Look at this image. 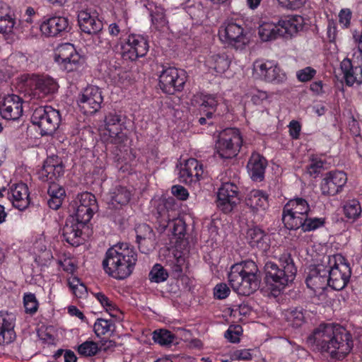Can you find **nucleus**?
I'll return each mask as SVG.
<instances>
[{"label": "nucleus", "mask_w": 362, "mask_h": 362, "mask_svg": "<svg viewBox=\"0 0 362 362\" xmlns=\"http://www.w3.org/2000/svg\"><path fill=\"white\" fill-rule=\"evenodd\" d=\"M308 342L334 360L343 359L353 348L350 334L339 325L322 324L308 337Z\"/></svg>", "instance_id": "obj_1"}, {"label": "nucleus", "mask_w": 362, "mask_h": 362, "mask_svg": "<svg viewBox=\"0 0 362 362\" xmlns=\"http://www.w3.org/2000/svg\"><path fill=\"white\" fill-rule=\"evenodd\" d=\"M137 262V254L127 243H119L110 247L103 261L105 272L110 276L123 280L133 272Z\"/></svg>", "instance_id": "obj_2"}, {"label": "nucleus", "mask_w": 362, "mask_h": 362, "mask_svg": "<svg viewBox=\"0 0 362 362\" xmlns=\"http://www.w3.org/2000/svg\"><path fill=\"white\" fill-rule=\"evenodd\" d=\"M279 261L280 266L272 262H267L264 265L265 283L274 296L289 286L297 273V268L290 254H282Z\"/></svg>", "instance_id": "obj_3"}, {"label": "nucleus", "mask_w": 362, "mask_h": 362, "mask_svg": "<svg viewBox=\"0 0 362 362\" xmlns=\"http://www.w3.org/2000/svg\"><path fill=\"white\" fill-rule=\"evenodd\" d=\"M258 268L252 260H246L230 267L228 281L233 290L240 296H249L259 287Z\"/></svg>", "instance_id": "obj_4"}, {"label": "nucleus", "mask_w": 362, "mask_h": 362, "mask_svg": "<svg viewBox=\"0 0 362 362\" xmlns=\"http://www.w3.org/2000/svg\"><path fill=\"white\" fill-rule=\"evenodd\" d=\"M105 132L110 143L115 144L120 151H126L129 145L125 117L115 112L108 113L104 119Z\"/></svg>", "instance_id": "obj_5"}, {"label": "nucleus", "mask_w": 362, "mask_h": 362, "mask_svg": "<svg viewBox=\"0 0 362 362\" xmlns=\"http://www.w3.org/2000/svg\"><path fill=\"white\" fill-rule=\"evenodd\" d=\"M156 211L158 228L161 231L169 227L174 235L181 238L185 235V223L179 218V210L173 204L169 202L158 200Z\"/></svg>", "instance_id": "obj_6"}, {"label": "nucleus", "mask_w": 362, "mask_h": 362, "mask_svg": "<svg viewBox=\"0 0 362 362\" xmlns=\"http://www.w3.org/2000/svg\"><path fill=\"white\" fill-rule=\"evenodd\" d=\"M64 165L61 158L53 156L48 157L44 163L42 168L38 171V177L42 182H47L51 185L48 189L50 197L63 199L65 196L64 189L55 184L57 179L64 175Z\"/></svg>", "instance_id": "obj_7"}, {"label": "nucleus", "mask_w": 362, "mask_h": 362, "mask_svg": "<svg viewBox=\"0 0 362 362\" xmlns=\"http://www.w3.org/2000/svg\"><path fill=\"white\" fill-rule=\"evenodd\" d=\"M325 262L329 286L337 291L343 289L348 284L351 274V268L344 257L340 254L328 256Z\"/></svg>", "instance_id": "obj_8"}, {"label": "nucleus", "mask_w": 362, "mask_h": 362, "mask_svg": "<svg viewBox=\"0 0 362 362\" xmlns=\"http://www.w3.org/2000/svg\"><path fill=\"white\" fill-rule=\"evenodd\" d=\"M21 78L32 96L37 99L54 93L59 88L57 81L48 75L23 74Z\"/></svg>", "instance_id": "obj_9"}, {"label": "nucleus", "mask_w": 362, "mask_h": 362, "mask_svg": "<svg viewBox=\"0 0 362 362\" xmlns=\"http://www.w3.org/2000/svg\"><path fill=\"white\" fill-rule=\"evenodd\" d=\"M31 122L38 127L42 136L52 135L59 126L61 115L51 106L39 107L34 110Z\"/></svg>", "instance_id": "obj_10"}, {"label": "nucleus", "mask_w": 362, "mask_h": 362, "mask_svg": "<svg viewBox=\"0 0 362 362\" xmlns=\"http://www.w3.org/2000/svg\"><path fill=\"white\" fill-rule=\"evenodd\" d=\"M243 144V138L238 129L228 128L222 131L216 144L217 153L222 158L237 156Z\"/></svg>", "instance_id": "obj_11"}, {"label": "nucleus", "mask_w": 362, "mask_h": 362, "mask_svg": "<svg viewBox=\"0 0 362 362\" xmlns=\"http://www.w3.org/2000/svg\"><path fill=\"white\" fill-rule=\"evenodd\" d=\"M253 72L256 76L268 83H281L287 78L284 71L273 60L255 61Z\"/></svg>", "instance_id": "obj_12"}, {"label": "nucleus", "mask_w": 362, "mask_h": 362, "mask_svg": "<svg viewBox=\"0 0 362 362\" xmlns=\"http://www.w3.org/2000/svg\"><path fill=\"white\" fill-rule=\"evenodd\" d=\"M186 81L184 70L169 66L163 68L159 76V86L168 94H174L182 89Z\"/></svg>", "instance_id": "obj_13"}, {"label": "nucleus", "mask_w": 362, "mask_h": 362, "mask_svg": "<svg viewBox=\"0 0 362 362\" xmlns=\"http://www.w3.org/2000/svg\"><path fill=\"white\" fill-rule=\"evenodd\" d=\"M55 61L68 72L78 70L83 62L74 46L70 43L62 44L57 47Z\"/></svg>", "instance_id": "obj_14"}, {"label": "nucleus", "mask_w": 362, "mask_h": 362, "mask_svg": "<svg viewBox=\"0 0 362 362\" xmlns=\"http://www.w3.org/2000/svg\"><path fill=\"white\" fill-rule=\"evenodd\" d=\"M148 43L146 38L140 35L132 34L129 35L126 43L117 45L115 48L116 52H120L123 57L134 61L139 57H144L148 51Z\"/></svg>", "instance_id": "obj_15"}, {"label": "nucleus", "mask_w": 362, "mask_h": 362, "mask_svg": "<svg viewBox=\"0 0 362 362\" xmlns=\"http://www.w3.org/2000/svg\"><path fill=\"white\" fill-rule=\"evenodd\" d=\"M103 101L101 90L95 86L84 88L77 98V104L86 114L96 112L101 107Z\"/></svg>", "instance_id": "obj_16"}, {"label": "nucleus", "mask_w": 362, "mask_h": 362, "mask_svg": "<svg viewBox=\"0 0 362 362\" xmlns=\"http://www.w3.org/2000/svg\"><path fill=\"white\" fill-rule=\"evenodd\" d=\"M219 37L222 41L237 49L248 42L243 26L233 21L227 22L221 27Z\"/></svg>", "instance_id": "obj_17"}, {"label": "nucleus", "mask_w": 362, "mask_h": 362, "mask_svg": "<svg viewBox=\"0 0 362 362\" xmlns=\"http://www.w3.org/2000/svg\"><path fill=\"white\" fill-rule=\"evenodd\" d=\"M75 217L77 221L87 223L98 209L95 196L90 192H83L78 195L75 201Z\"/></svg>", "instance_id": "obj_18"}, {"label": "nucleus", "mask_w": 362, "mask_h": 362, "mask_svg": "<svg viewBox=\"0 0 362 362\" xmlns=\"http://www.w3.org/2000/svg\"><path fill=\"white\" fill-rule=\"evenodd\" d=\"M238 188L231 182L223 183L217 193V206L223 213H229L239 202Z\"/></svg>", "instance_id": "obj_19"}, {"label": "nucleus", "mask_w": 362, "mask_h": 362, "mask_svg": "<svg viewBox=\"0 0 362 362\" xmlns=\"http://www.w3.org/2000/svg\"><path fill=\"white\" fill-rule=\"evenodd\" d=\"M347 182L346 173L332 171L322 180L320 189L324 195L334 196L339 193Z\"/></svg>", "instance_id": "obj_20"}, {"label": "nucleus", "mask_w": 362, "mask_h": 362, "mask_svg": "<svg viewBox=\"0 0 362 362\" xmlns=\"http://www.w3.org/2000/svg\"><path fill=\"white\" fill-rule=\"evenodd\" d=\"M204 173L203 165L195 158H189L180 163L179 180L185 184H192L199 180Z\"/></svg>", "instance_id": "obj_21"}, {"label": "nucleus", "mask_w": 362, "mask_h": 362, "mask_svg": "<svg viewBox=\"0 0 362 362\" xmlns=\"http://www.w3.org/2000/svg\"><path fill=\"white\" fill-rule=\"evenodd\" d=\"M0 113L2 117L6 119H18L23 114L21 98L14 94L4 97L1 102Z\"/></svg>", "instance_id": "obj_22"}, {"label": "nucleus", "mask_w": 362, "mask_h": 362, "mask_svg": "<svg viewBox=\"0 0 362 362\" xmlns=\"http://www.w3.org/2000/svg\"><path fill=\"white\" fill-rule=\"evenodd\" d=\"M132 195L130 188L122 185L115 186L107 194L106 202L110 209H119L128 204Z\"/></svg>", "instance_id": "obj_23"}, {"label": "nucleus", "mask_w": 362, "mask_h": 362, "mask_svg": "<svg viewBox=\"0 0 362 362\" xmlns=\"http://www.w3.org/2000/svg\"><path fill=\"white\" fill-rule=\"evenodd\" d=\"M78 24L82 32L88 35H96L103 30V23L95 13L88 10L80 11L78 13Z\"/></svg>", "instance_id": "obj_24"}, {"label": "nucleus", "mask_w": 362, "mask_h": 362, "mask_svg": "<svg viewBox=\"0 0 362 362\" xmlns=\"http://www.w3.org/2000/svg\"><path fill=\"white\" fill-rule=\"evenodd\" d=\"M7 196L13 206L21 211L25 209L30 204L28 188L24 183L13 185L8 189Z\"/></svg>", "instance_id": "obj_25"}, {"label": "nucleus", "mask_w": 362, "mask_h": 362, "mask_svg": "<svg viewBox=\"0 0 362 362\" xmlns=\"http://www.w3.org/2000/svg\"><path fill=\"white\" fill-rule=\"evenodd\" d=\"M85 223L77 221L74 217H71L66 221L62 229V235L64 240L72 246H78L82 243V228Z\"/></svg>", "instance_id": "obj_26"}, {"label": "nucleus", "mask_w": 362, "mask_h": 362, "mask_svg": "<svg viewBox=\"0 0 362 362\" xmlns=\"http://www.w3.org/2000/svg\"><path fill=\"white\" fill-rule=\"evenodd\" d=\"M15 321L13 314L0 311V345L9 344L15 339Z\"/></svg>", "instance_id": "obj_27"}, {"label": "nucleus", "mask_w": 362, "mask_h": 362, "mask_svg": "<svg viewBox=\"0 0 362 362\" xmlns=\"http://www.w3.org/2000/svg\"><path fill=\"white\" fill-rule=\"evenodd\" d=\"M191 102L194 105L200 106V111L207 118L212 117L218 104V100L216 95L202 93L194 95Z\"/></svg>", "instance_id": "obj_28"}, {"label": "nucleus", "mask_w": 362, "mask_h": 362, "mask_svg": "<svg viewBox=\"0 0 362 362\" xmlns=\"http://www.w3.org/2000/svg\"><path fill=\"white\" fill-rule=\"evenodd\" d=\"M305 281L307 286L314 291L325 289L327 286H329L327 265L316 266L311 270Z\"/></svg>", "instance_id": "obj_29"}, {"label": "nucleus", "mask_w": 362, "mask_h": 362, "mask_svg": "<svg viewBox=\"0 0 362 362\" xmlns=\"http://www.w3.org/2000/svg\"><path fill=\"white\" fill-rule=\"evenodd\" d=\"M340 67L347 86H358L362 83V65L354 66L349 59L346 58L341 62Z\"/></svg>", "instance_id": "obj_30"}, {"label": "nucleus", "mask_w": 362, "mask_h": 362, "mask_svg": "<svg viewBox=\"0 0 362 362\" xmlns=\"http://www.w3.org/2000/svg\"><path fill=\"white\" fill-rule=\"evenodd\" d=\"M155 234L147 224L139 225L136 229V240L139 250L143 253H148L155 248Z\"/></svg>", "instance_id": "obj_31"}, {"label": "nucleus", "mask_w": 362, "mask_h": 362, "mask_svg": "<svg viewBox=\"0 0 362 362\" xmlns=\"http://www.w3.org/2000/svg\"><path fill=\"white\" fill-rule=\"evenodd\" d=\"M277 23L281 31L280 36L289 37L302 28L303 18L297 15L287 16L281 18Z\"/></svg>", "instance_id": "obj_32"}, {"label": "nucleus", "mask_w": 362, "mask_h": 362, "mask_svg": "<svg viewBox=\"0 0 362 362\" xmlns=\"http://www.w3.org/2000/svg\"><path fill=\"white\" fill-rule=\"evenodd\" d=\"M68 25L67 18L62 16H54L44 21L40 25V30L47 37H54L64 32Z\"/></svg>", "instance_id": "obj_33"}, {"label": "nucleus", "mask_w": 362, "mask_h": 362, "mask_svg": "<svg viewBox=\"0 0 362 362\" xmlns=\"http://www.w3.org/2000/svg\"><path fill=\"white\" fill-rule=\"evenodd\" d=\"M204 66L212 74H221L224 73L230 66L228 56L223 54L209 53L204 59Z\"/></svg>", "instance_id": "obj_34"}, {"label": "nucleus", "mask_w": 362, "mask_h": 362, "mask_svg": "<svg viewBox=\"0 0 362 362\" xmlns=\"http://www.w3.org/2000/svg\"><path fill=\"white\" fill-rule=\"evenodd\" d=\"M246 204L255 213L264 212L269 208L268 194L259 189H253L247 194Z\"/></svg>", "instance_id": "obj_35"}, {"label": "nucleus", "mask_w": 362, "mask_h": 362, "mask_svg": "<svg viewBox=\"0 0 362 362\" xmlns=\"http://www.w3.org/2000/svg\"><path fill=\"white\" fill-rule=\"evenodd\" d=\"M267 161L259 153H253L247 165L250 177L254 181H261L264 178Z\"/></svg>", "instance_id": "obj_36"}, {"label": "nucleus", "mask_w": 362, "mask_h": 362, "mask_svg": "<svg viewBox=\"0 0 362 362\" xmlns=\"http://www.w3.org/2000/svg\"><path fill=\"white\" fill-rule=\"evenodd\" d=\"M249 244L252 247H257L266 251L269 247V238L265 233L259 228H250L247 233Z\"/></svg>", "instance_id": "obj_37"}, {"label": "nucleus", "mask_w": 362, "mask_h": 362, "mask_svg": "<svg viewBox=\"0 0 362 362\" xmlns=\"http://www.w3.org/2000/svg\"><path fill=\"white\" fill-rule=\"evenodd\" d=\"M280 33L277 23L263 21L258 27V35L263 42L275 40L281 37Z\"/></svg>", "instance_id": "obj_38"}, {"label": "nucleus", "mask_w": 362, "mask_h": 362, "mask_svg": "<svg viewBox=\"0 0 362 362\" xmlns=\"http://www.w3.org/2000/svg\"><path fill=\"white\" fill-rule=\"evenodd\" d=\"M284 208L300 214L303 217H306L310 211V207L307 200L300 197H296L289 200Z\"/></svg>", "instance_id": "obj_39"}, {"label": "nucleus", "mask_w": 362, "mask_h": 362, "mask_svg": "<svg viewBox=\"0 0 362 362\" xmlns=\"http://www.w3.org/2000/svg\"><path fill=\"white\" fill-rule=\"evenodd\" d=\"M305 217L288 209H283L282 221L285 227L289 230L301 228Z\"/></svg>", "instance_id": "obj_40"}, {"label": "nucleus", "mask_w": 362, "mask_h": 362, "mask_svg": "<svg viewBox=\"0 0 362 362\" xmlns=\"http://www.w3.org/2000/svg\"><path fill=\"white\" fill-rule=\"evenodd\" d=\"M286 321L293 327H300L305 320L303 310L301 308H291L284 311Z\"/></svg>", "instance_id": "obj_41"}, {"label": "nucleus", "mask_w": 362, "mask_h": 362, "mask_svg": "<svg viewBox=\"0 0 362 362\" xmlns=\"http://www.w3.org/2000/svg\"><path fill=\"white\" fill-rule=\"evenodd\" d=\"M343 212L348 219L356 221L361 217L362 209L357 199L347 201L343 206Z\"/></svg>", "instance_id": "obj_42"}, {"label": "nucleus", "mask_w": 362, "mask_h": 362, "mask_svg": "<svg viewBox=\"0 0 362 362\" xmlns=\"http://www.w3.org/2000/svg\"><path fill=\"white\" fill-rule=\"evenodd\" d=\"M175 338V335L171 332L165 329L155 330L153 333V341L161 346L170 345Z\"/></svg>", "instance_id": "obj_43"}, {"label": "nucleus", "mask_w": 362, "mask_h": 362, "mask_svg": "<svg viewBox=\"0 0 362 362\" xmlns=\"http://www.w3.org/2000/svg\"><path fill=\"white\" fill-rule=\"evenodd\" d=\"M16 25V19L12 10L0 16V33L8 34L13 31Z\"/></svg>", "instance_id": "obj_44"}, {"label": "nucleus", "mask_w": 362, "mask_h": 362, "mask_svg": "<svg viewBox=\"0 0 362 362\" xmlns=\"http://www.w3.org/2000/svg\"><path fill=\"white\" fill-rule=\"evenodd\" d=\"M325 218L323 217H308V215L303 219L301 229L303 232L315 230L325 226Z\"/></svg>", "instance_id": "obj_45"}, {"label": "nucleus", "mask_w": 362, "mask_h": 362, "mask_svg": "<svg viewBox=\"0 0 362 362\" xmlns=\"http://www.w3.org/2000/svg\"><path fill=\"white\" fill-rule=\"evenodd\" d=\"M69 286L76 298H83L87 296L86 286L78 278L74 277L69 280Z\"/></svg>", "instance_id": "obj_46"}, {"label": "nucleus", "mask_w": 362, "mask_h": 362, "mask_svg": "<svg viewBox=\"0 0 362 362\" xmlns=\"http://www.w3.org/2000/svg\"><path fill=\"white\" fill-rule=\"evenodd\" d=\"M113 326L111 320L98 319L93 325V330L97 337H100L112 331Z\"/></svg>", "instance_id": "obj_47"}, {"label": "nucleus", "mask_w": 362, "mask_h": 362, "mask_svg": "<svg viewBox=\"0 0 362 362\" xmlns=\"http://www.w3.org/2000/svg\"><path fill=\"white\" fill-rule=\"evenodd\" d=\"M168 277L167 271L159 264H156L149 273V279L156 283L165 281Z\"/></svg>", "instance_id": "obj_48"}, {"label": "nucleus", "mask_w": 362, "mask_h": 362, "mask_svg": "<svg viewBox=\"0 0 362 362\" xmlns=\"http://www.w3.org/2000/svg\"><path fill=\"white\" fill-rule=\"evenodd\" d=\"M100 351L97 343L93 341H86L78 346V352L83 356H95Z\"/></svg>", "instance_id": "obj_49"}, {"label": "nucleus", "mask_w": 362, "mask_h": 362, "mask_svg": "<svg viewBox=\"0 0 362 362\" xmlns=\"http://www.w3.org/2000/svg\"><path fill=\"white\" fill-rule=\"evenodd\" d=\"M23 303L26 313L33 315L37 312L39 304L35 294L31 293H25Z\"/></svg>", "instance_id": "obj_50"}, {"label": "nucleus", "mask_w": 362, "mask_h": 362, "mask_svg": "<svg viewBox=\"0 0 362 362\" xmlns=\"http://www.w3.org/2000/svg\"><path fill=\"white\" fill-rule=\"evenodd\" d=\"M229 356L233 361H250L252 358V350L247 349L230 351Z\"/></svg>", "instance_id": "obj_51"}, {"label": "nucleus", "mask_w": 362, "mask_h": 362, "mask_svg": "<svg viewBox=\"0 0 362 362\" xmlns=\"http://www.w3.org/2000/svg\"><path fill=\"white\" fill-rule=\"evenodd\" d=\"M352 12L349 8H342L338 14L339 23L341 28L348 29L351 26Z\"/></svg>", "instance_id": "obj_52"}, {"label": "nucleus", "mask_w": 362, "mask_h": 362, "mask_svg": "<svg viewBox=\"0 0 362 362\" xmlns=\"http://www.w3.org/2000/svg\"><path fill=\"white\" fill-rule=\"evenodd\" d=\"M243 332L242 327L240 325L230 326L225 332V337L232 343H236L240 341V336Z\"/></svg>", "instance_id": "obj_53"}, {"label": "nucleus", "mask_w": 362, "mask_h": 362, "mask_svg": "<svg viewBox=\"0 0 362 362\" xmlns=\"http://www.w3.org/2000/svg\"><path fill=\"white\" fill-rule=\"evenodd\" d=\"M151 16L152 23L155 26L156 29L160 30L167 25V20L164 13L162 11L158 10L155 12H153L151 13Z\"/></svg>", "instance_id": "obj_54"}, {"label": "nucleus", "mask_w": 362, "mask_h": 362, "mask_svg": "<svg viewBox=\"0 0 362 362\" xmlns=\"http://www.w3.org/2000/svg\"><path fill=\"white\" fill-rule=\"evenodd\" d=\"M317 71L310 66L300 69L296 72V77L299 81L307 82L314 78Z\"/></svg>", "instance_id": "obj_55"}, {"label": "nucleus", "mask_w": 362, "mask_h": 362, "mask_svg": "<svg viewBox=\"0 0 362 362\" xmlns=\"http://www.w3.org/2000/svg\"><path fill=\"white\" fill-rule=\"evenodd\" d=\"M95 298L98 300L100 305L107 311L111 312L113 311L115 308V303L107 298L104 293L98 292L95 293Z\"/></svg>", "instance_id": "obj_56"}, {"label": "nucleus", "mask_w": 362, "mask_h": 362, "mask_svg": "<svg viewBox=\"0 0 362 362\" xmlns=\"http://www.w3.org/2000/svg\"><path fill=\"white\" fill-rule=\"evenodd\" d=\"M279 5L289 10H297L302 8L307 0H277Z\"/></svg>", "instance_id": "obj_57"}, {"label": "nucleus", "mask_w": 362, "mask_h": 362, "mask_svg": "<svg viewBox=\"0 0 362 362\" xmlns=\"http://www.w3.org/2000/svg\"><path fill=\"white\" fill-rule=\"evenodd\" d=\"M230 292V288L224 283L217 284L214 288V295L217 299L226 298L228 296Z\"/></svg>", "instance_id": "obj_58"}, {"label": "nucleus", "mask_w": 362, "mask_h": 362, "mask_svg": "<svg viewBox=\"0 0 362 362\" xmlns=\"http://www.w3.org/2000/svg\"><path fill=\"white\" fill-rule=\"evenodd\" d=\"M323 162L321 160L313 159L307 166V172L310 175L316 177L323 168Z\"/></svg>", "instance_id": "obj_59"}, {"label": "nucleus", "mask_w": 362, "mask_h": 362, "mask_svg": "<svg viewBox=\"0 0 362 362\" xmlns=\"http://www.w3.org/2000/svg\"><path fill=\"white\" fill-rule=\"evenodd\" d=\"M171 192L175 197L180 200H186L189 196L187 190L181 185L173 186Z\"/></svg>", "instance_id": "obj_60"}, {"label": "nucleus", "mask_w": 362, "mask_h": 362, "mask_svg": "<svg viewBox=\"0 0 362 362\" xmlns=\"http://www.w3.org/2000/svg\"><path fill=\"white\" fill-rule=\"evenodd\" d=\"M288 127L290 136L294 139H298L301 130V126L300 123L296 120H292L290 122Z\"/></svg>", "instance_id": "obj_61"}, {"label": "nucleus", "mask_w": 362, "mask_h": 362, "mask_svg": "<svg viewBox=\"0 0 362 362\" xmlns=\"http://www.w3.org/2000/svg\"><path fill=\"white\" fill-rule=\"evenodd\" d=\"M337 29L335 22L333 20L328 21L327 35L329 40L333 42L337 37Z\"/></svg>", "instance_id": "obj_62"}, {"label": "nucleus", "mask_w": 362, "mask_h": 362, "mask_svg": "<svg viewBox=\"0 0 362 362\" xmlns=\"http://www.w3.org/2000/svg\"><path fill=\"white\" fill-rule=\"evenodd\" d=\"M64 271L72 274L76 269L74 262L71 259H64L63 261L59 262Z\"/></svg>", "instance_id": "obj_63"}, {"label": "nucleus", "mask_w": 362, "mask_h": 362, "mask_svg": "<svg viewBox=\"0 0 362 362\" xmlns=\"http://www.w3.org/2000/svg\"><path fill=\"white\" fill-rule=\"evenodd\" d=\"M310 90L315 95H321L323 91V83L322 81H314L310 84Z\"/></svg>", "instance_id": "obj_64"}]
</instances>
